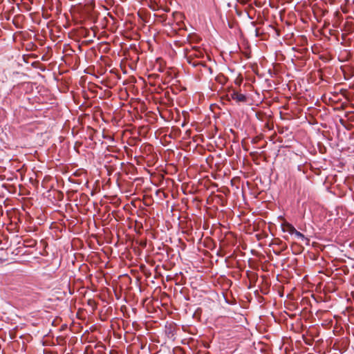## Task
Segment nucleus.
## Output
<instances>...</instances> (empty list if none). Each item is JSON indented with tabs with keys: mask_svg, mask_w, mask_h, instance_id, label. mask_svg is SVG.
Listing matches in <instances>:
<instances>
[{
	"mask_svg": "<svg viewBox=\"0 0 354 354\" xmlns=\"http://www.w3.org/2000/svg\"><path fill=\"white\" fill-rule=\"evenodd\" d=\"M70 12L72 19L75 24L82 23L86 17V12L84 10V6L81 4L72 6Z\"/></svg>",
	"mask_w": 354,
	"mask_h": 354,
	"instance_id": "nucleus-1",
	"label": "nucleus"
},
{
	"mask_svg": "<svg viewBox=\"0 0 354 354\" xmlns=\"http://www.w3.org/2000/svg\"><path fill=\"white\" fill-rule=\"evenodd\" d=\"M82 174H83L82 171H77L73 173L68 178V180L73 183L74 185L72 187H69V185H68V193L70 192H74L77 191V187L82 183V178H75V177H80Z\"/></svg>",
	"mask_w": 354,
	"mask_h": 354,
	"instance_id": "nucleus-2",
	"label": "nucleus"
},
{
	"mask_svg": "<svg viewBox=\"0 0 354 354\" xmlns=\"http://www.w3.org/2000/svg\"><path fill=\"white\" fill-rule=\"evenodd\" d=\"M230 95L231 98L236 102H245L246 101V96L243 93L234 91Z\"/></svg>",
	"mask_w": 354,
	"mask_h": 354,
	"instance_id": "nucleus-3",
	"label": "nucleus"
},
{
	"mask_svg": "<svg viewBox=\"0 0 354 354\" xmlns=\"http://www.w3.org/2000/svg\"><path fill=\"white\" fill-rule=\"evenodd\" d=\"M281 229H282L283 232H288L290 234H293V233L295 232V227L292 224H290L286 221L283 222L281 224Z\"/></svg>",
	"mask_w": 354,
	"mask_h": 354,
	"instance_id": "nucleus-4",
	"label": "nucleus"
},
{
	"mask_svg": "<svg viewBox=\"0 0 354 354\" xmlns=\"http://www.w3.org/2000/svg\"><path fill=\"white\" fill-rule=\"evenodd\" d=\"M70 61L71 62H74V66L72 67V69H76L78 64H79V59L78 57L75 55H71L70 57Z\"/></svg>",
	"mask_w": 354,
	"mask_h": 354,
	"instance_id": "nucleus-5",
	"label": "nucleus"
},
{
	"mask_svg": "<svg viewBox=\"0 0 354 354\" xmlns=\"http://www.w3.org/2000/svg\"><path fill=\"white\" fill-rule=\"evenodd\" d=\"M295 232L293 233V234H295V236L299 239H301V240H304L305 239V236L301 233L300 232L297 231L296 229H295Z\"/></svg>",
	"mask_w": 354,
	"mask_h": 354,
	"instance_id": "nucleus-6",
	"label": "nucleus"
},
{
	"mask_svg": "<svg viewBox=\"0 0 354 354\" xmlns=\"http://www.w3.org/2000/svg\"><path fill=\"white\" fill-rule=\"evenodd\" d=\"M193 65H194V66H205L204 64H203L202 62H193Z\"/></svg>",
	"mask_w": 354,
	"mask_h": 354,
	"instance_id": "nucleus-7",
	"label": "nucleus"
},
{
	"mask_svg": "<svg viewBox=\"0 0 354 354\" xmlns=\"http://www.w3.org/2000/svg\"><path fill=\"white\" fill-rule=\"evenodd\" d=\"M201 55H202V52L198 51L197 53H194L192 55H194V56H196V57H199V56H201Z\"/></svg>",
	"mask_w": 354,
	"mask_h": 354,
	"instance_id": "nucleus-8",
	"label": "nucleus"
},
{
	"mask_svg": "<svg viewBox=\"0 0 354 354\" xmlns=\"http://www.w3.org/2000/svg\"><path fill=\"white\" fill-rule=\"evenodd\" d=\"M67 56H68V62H69V60H70V57H68L69 54H67Z\"/></svg>",
	"mask_w": 354,
	"mask_h": 354,
	"instance_id": "nucleus-9",
	"label": "nucleus"
},
{
	"mask_svg": "<svg viewBox=\"0 0 354 354\" xmlns=\"http://www.w3.org/2000/svg\"><path fill=\"white\" fill-rule=\"evenodd\" d=\"M71 225V223H68V227Z\"/></svg>",
	"mask_w": 354,
	"mask_h": 354,
	"instance_id": "nucleus-10",
	"label": "nucleus"
}]
</instances>
